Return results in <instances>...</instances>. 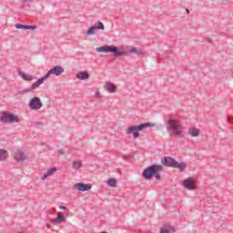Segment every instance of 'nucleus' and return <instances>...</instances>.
Here are the masks:
<instances>
[{
  "label": "nucleus",
  "mask_w": 233,
  "mask_h": 233,
  "mask_svg": "<svg viewBox=\"0 0 233 233\" xmlns=\"http://www.w3.org/2000/svg\"><path fill=\"white\" fill-rule=\"evenodd\" d=\"M154 127H156V124H154L152 122L140 124L138 126H130L126 129V134L127 136H130V134H132L133 137L135 139H137V137H139V136H140L139 132H141V130H145V128Z\"/></svg>",
  "instance_id": "f257e3e1"
},
{
  "label": "nucleus",
  "mask_w": 233,
  "mask_h": 233,
  "mask_svg": "<svg viewBox=\"0 0 233 233\" xmlns=\"http://www.w3.org/2000/svg\"><path fill=\"white\" fill-rule=\"evenodd\" d=\"M163 170V166L161 165H153L148 167H147L143 172V177L145 179H152V177L155 176L157 179H159L161 177L159 176V172Z\"/></svg>",
  "instance_id": "f03ea898"
},
{
  "label": "nucleus",
  "mask_w": 233,
  "mask_h": 233,
  "mask_svg": "<svg viewBox=\"0 0 233 233\" xmlns=\"http://www.w3.org/2000/svg\"><path fill=\"white\" fill-rule=\"evenodd\" d=\"M162 163L166 167H171L172 168H178L180 172H185L187 169V163L185 162H177L176 159L167 157L162 159Z\"/></svg>",
  "instance_id": "7ed1b4c3"
},
{
  "label": "nucleus",
  "mask_w": 233,
  "mask_h": 233,
  "mask_svg": "<svg viewBox=\"0 0 233 233\" xmlns=\"http://www.w3.org/2000/svg\"><path fill=\"white\" fill-rule=\"evenodd\" d=\"M96 52H102L103 54H108L112 52L115 56H125L126 51L121 47L116 46H104L96 48Z\"/></svg>",
  "instance_id": "20e7f679"
},
{
  "label": "nucleus",
  "mask_w": 233,
  "mask_h": 233,
  "mask_svg": "<svg viewBox=\"0 0 233 233\" xmlns=\"http://www.w3.org/2000/svg\"><path fill=\"white\" fill-rule=\"evenodd\" d=\"M167 130L173 133L174 136H179L183 133V126H181V122L176 119H169L167 121Z\"/></svg>",
  "instance_id": "39448f33"
},
{
  "label": "nucleus",
  "mask_w": 233,
  "mask_h": 233,
  "mask_svg": "<svg viewBox=\"0 0 233 233\" xmlns=\"http://www.w3.org/2000/svg\"><path fill=\"white\" fill-rule=\"evenodd\" d=\"M0 121L2 123H19L21 118L10 111H3L0 113Z\"/></svg>",
  "instance_id": "423d86ee"
},
{
  "label": "nucleus",
  "mask_w": 233,
  "mask_h": 233,
  "mask_svg": "<svg viewBox=\"0 0 233 233\" xmlns=\"http://www.w3.org/2000/svg\"><path fill=\"white\" fill-rule=\"evenodd\" d=\"M28 106L31 110H41L43 102H41V98L35 96L29 101Z\"/></svg>",
  "instance_id": "0eeeda50"
},
{
  "label": "nucleus",
  "mask_w": 233,
  "mask_h": 233,
  "mask_svg": "<svg viewBox=\"0 0 233 233\" xmlns=\"http://www.w3.org/2000/svg\"><path fill=\"white\" fill-rule=\"evenodd\" d=\"M182 185L184 188H187V190H196L198 188V184L196 183V179L192 177H187L183 180Z\"/></svg>",
  "instance_id": "6e6552de"
},
{
  "label": "nucleus",
  "mask_w": 233,
  "mask_h": 233,
  "mask_svg": "<svg viewBox=\"0 0 233 233\" xmlns=\"http://www.w3.org/2000/svg\"><path fill=\"white\" fill-rule=\"evenodd\" d=\"M63 72H65V69L61 66H56L51 68L45 76L46 79H48L50 76H59L61 74H63Z\"/></svg>",
  "instance_id": "1a4fd4ad"
},
{
  "label": "nucleus",
  "mask_w": 233,
  "mask_h": 233,
  "mask_svg": "<svg viewBox=\"0 0 233 233\" xmlns=\"http://www.w3.org/2000/svg\"><path fill=\"white\" fill-rule=\"evenodd\" d=\"M73 187L75 190H78L79 192H86L92 189V184L76 183Z\"/></svg>",
  "instance_id": "9d476101"
},
{
  "label": "nucleus",
  "mask_w": 233,
  "mask_h": 233,
  "mask_svg": "<svg viewBox=\"0 0 233 233\" xmlns=\"http://www.w3.org/2000/svg\"><path fill=\"white\" fill-rule=\"evenodd\" d=\"M65 222H66V218L61 212H57L56 213V218H52L50 220V223H53V225H60V223H65Z\"/></svg>",
  "instance_id": "9b49d317"
},
{
  "label": "nucleus",
  "mask_w": 233,
  "mask_h": 233,
  "mask_svg": "<svg viewBox=\"0 0 233 233\" xmlns=\"http://www.w3.org/2000/svg\"><path fill=\"white\" fill-rule=\"evenodd\" d=\"M57 172V167H52L47 169V172H45L42 177V181H45V179H47V177H51V176H54Z\"/></svg>",
  "instance_id": "f8f14e48"
},
{
  "label": "nucleus",
  "mask_w": 233,
  "mask_h": 233,
  "mask_svg": "<svg viewBox=\"0 0 233 233\" xmlns=\"http://www.w3.org/2000/svg\"><path fill=\"white\" fill-rule=\"evenodd\" d=\"M117 86L116 85L107 82L104 85V89L106 90V92H109V94H114L116 90Z\"/></svg>",
  "instance_id": "ddd939ff"
},
{
  "label": "nucleus",
  "mask_w": 233,
  "mask_h": 233,
  "mask_svg": "<svg viewBox=\"0 0 233 233\" xmlns=\"http://www.w3.org/2000/svg\"><path fill=\"white\" fill-rule=\"evenodd\" d=\"M46 76H44L43 77L39 78L36 82H35L32 86H31V90H35V88H38V86H41V85H43L45 83V81H46Z\"/></svg>",
  "instance_id": "4468645a"
},
{
  "label": "nucleus",
  "mask_w": 233,
  "mask_h": 233,
  "mask_svg": "<svg viewBox=\"0 0 233 233\" xmlns=\"http://www.w3.org/2000/svg\"><path fill=\"white\" fill-rule=\"evenodd\" d=\"M76 79H79L80 81H85V79H88L90 77V75L86 71H82L76 74Z\"/></svg>",
  "instance_id": "2eb2a0df"
},
{
  "label": "nucleus",
  "mask_w": 233,
  "mask_h": 233,
  "mask_svg": "<svg viewBox=\"0 0 233 233\" xmlns=\"http://www.w3.org/2000/svg\"><path fill=\"white\" fill-rule=\"evenodd\" d=\"M15 159H16V161H25V159H26V154L23 151H17L15 153Z\"/></svg>",
  "instance_id": "dca6fc26"
},
{
  "label": "nucleus",
  "mask_w": 233,
  "mask_h": 233,
  "mask_svg": "<svg viewBox=\"0 0 233 233\" xmlns=\"http://www.w3.org/2000/svg\"><path fill=\"white\" fill-rule=\"evenodd\" d=\"M188 134L191 136V137H198L199 134H201V130L197 127H190L188 129Z\"/></svg>",
  "instance_id": "f3484780"
},
{
  "label": "nucleus",
  "mask_w": 233,
  "mask_h": 233,
  "mask_svg": "<svg viewBox=\"0 0 233 233\" xmlns=\"http://www.w3.org/2000/svg\"><path fill=\"white\" fill-rule=\"evenodd\" d=\"M176 232V229L174 227L171 226H165L160 228V233H174Z\"/></svg>",
  "instance_id": "a211bd4d"
},
{
  "label": "nucleus",
  "mask_w": 233,
  "mask_h": 233,
  "mask_svg": "<svg viewBox=\"0 0 233 233\" xmlns=\"http://www.w3.org/2000/svg\"><path fill=\"white\" fill-rule=\"evenodd\" d=\"M15 28L24 29V30H35V28L37 27L35 25H16Z\"/></svg>",
  "instance_id": "6ab92c4d"
},
{
  "label": "nucleus",
  "mask_w": 233,
  "mask_h": 233,
  "mask_svg": "<svg viewBox=\"0 0 233 233\" xmlns=\"http://www.w3.org/2000/svg\"><path fill=\"white\" fill-rule=\"evenodd\" d=\"M19 76L20 77H22V79H24L25 81H32V79H34V76L23 72V71H20L19 72Z\"/></svg>",
  "instance_id": "aec40b11"
},
{
  "label": "nucleus",
  "mask_w": 233,
  "mask_h": 233,
  "mask_svg": "<svg viewBox=\"0 0 233 233\" xmlns=\"http://www.w3.org/2000/svg\"><path fill=\"white\" fill-rule=\"evenodd\" d=\"M72 167L75 170H79L83 167V162L81 160L73 161Z\"/></svg>",
  "instance_id": "412c9836"
},
{
  "label": "nucleus",
  "mask_w": 233,
  "mask_h": 233,
  "mask_svg": "<svg viewBox=\"0 0 233 233\" xmlns=\"http://www.w3.org/2000/svg\"><path fill=\"white\" fill-rule=\"evenodd\" d=\"M8 157V151L0 149V161H5Z\"/></svg>",
  "instance_id": "4be33fe9"
},
{
  "label": "nucleus",
  "mask_w": 233,
  "mask_h": 233,
  "mask_svg": "<svg viewBox=\"0 0 233 233\" xmlns=\"http://www.w3.org/2000/svg\"><path fill=\"white\" fill-rule=\"evenodd\" d=\"M107 185L108 187H117V180H116V178H109L107 180Z\"/></svg>",
  "instance_id": "5701e85b"
},
{
  "label": "nucleus",
  "mask_w": 233,
  "mask_h": 233,
  "mask_svg": "<svg viewBox=\"0 0 233 233\" xmlns=\"http://www.w3.org/2000/svg\"><path fill=\"white\" fill-rule=\"evenodd\" d=\"M93 26L96 30H105V25L101 22H97Z\"/></svg>",
  "instance_id": "b1692460"
},
{
  "label": "nucleus",
  "mask_w": 233,
  "mask_h": 233,
  "mask_svg": "<svg viewBox=\"0 0 233 233\" xmlns=\"http://www.w3.org/2000/svg\"><path fill=\"white\" fill-rule=\"evenodd\" d=\"M96 34V27L94 26H91L87 31H86V35H92Z\"/></svg>",
  "instance_id": "393cba45"
},
{
  "label": "nucleus",
  "mask_w": 233,
  "mask_h": 233,
  "mask_svg": "<svg viewBox=\"0 0 233 233\" xmlns=\"http://www.w3.org/2000/svg\"><path fill=\"white\" fill-rule=\"evenodd\" d=\"M130 52H131V54H137L138 56H139V54H143V53L141 52V50H137V48H136V47H132V48L130 49Z\"/></svg>",
  "instance_id": "a878e982"
},
{
  "label": "nucleus",
  "mask_w": 233,
  "mask_h": 233,
  "mask_svg": "<svg viewBox=\"0 0 233 233\" xmlns=\"http://www.w3.org/2000/svg\"><path fill=\"white\" fill-rule=\"evenodd\" d=\"M96 97L101 98V92L96 91Z\"/></svg>",
  "instance_id": "bb28decb"
},
{
  "label": "nucleus",
  "mask_w": 233,
  "mask_h": 233,
  "mask_svg": "<svg viewBox=\"0 0 233 233\" xmlns=\"http://www.w3.org/2000/svg\"><path fill=\"white\" fill-rule=\"evenodd\" d=\"M60 210H66V207L65 206H59Z\"/></svg>",
  "instance_id": "cd10ccee"
},
{
  "label": "nucleus",
  "mask_w": 233,
  "mask_h": 233,
  "mask_svg": "<svg viewBox=\"0 0 233 233\" xmlns=\"http://www.w3.org/2000/svg\"><path fill=\"white\" fill-rule=\"evenodd\" d=\"M46 228H52V226L50 224H46Z\"/></svg>",
  "instance_id": "c85d7f7f"
},
{
  "label": "nucleus",
  "mask_w": 233,
  "mask_h": 233,
  "mask_svg": "<svg viewBox=\"0 0 233 233\" xmlns=\"http://www.w3.org/2000/svg\"><path fill=\"white\" fill-rule=\"evenodd\" d=\"M100 233H108V232H106V231H101Z\"/></svg>",
  "instance_id": "c756f323"
}]
</instances>
